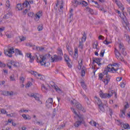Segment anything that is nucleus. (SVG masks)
I'll list each match as a JSON object with an SVG mask.
<instances>
[{
    "mask_svg": "<svg viewBox=\"0 0 130 130\" xmlns=\"http://www.w3.org/2000/svg\"><path fill=\"white\" fill-rule=\"evenodd\" d=\"M50 56V54H46L45 55H40V57H38V55H35L32 57H30L29 61L30 62H33L34 59L36 58L37 62H39L41 66H44L45 67H48L50 65V63L48 61Z\"/></svg>",
    "mask_w": 130,
    "mask_h": 130,
    "instance_id": "f257e3e1",
    "label": "nucleus"
},
{
    "mask_svg": "<svg viewBox=\"0 0 130 130\" xmlns=\"http://www.w3.org/2000/svg\"><path fill=\"white\" fill-rule=\"evenodd\" d=\"M13 53H15V55H23L22 51L19 50L18 49H15V50H14L13 47L9 48L6 50H4V54L7 56H9V57H12Z\"/></svg>",
    "mask_w": 130,
    "mask_h": 130,
    "instance_id": "f03ea898",
    "label": "nucleus"
},
{
    "mask_svg": "<svg viewBox=\"0 0 130 130\" xmlns=\"http://www.w3.org/2000/svg\"><path fill=\"white\" fill-rule=\"evenodd\" d=\"M118 71V72H117ZM113 72H117L118 74H121L122 72H123V70L121 69H118L117 68H115L114 67H112V66L109 65L107 68H106L104 71V74L105 75H107L108 73L111 72L113 73Z\"/></svg>",
    "mask_w": 130,
    "mask_h": 130,
    "instance_id": "7ed1b4c3",
    "label": "nucleus"
},
{
    "mask_svg": "<svg viewBox=\"0 0 130 130\" xmlns=\"http://www.w3.org/2000/svg\"><path fill=\"white\" fill-rule=\"evenodd\" d=\"M108 73L107 74H104V72H103V74L100 73L99 75L100 80H102L103 79V77L106 76L105 78L103 79V82L104 83L105 85H108V83L110 81V76L108 75Z\"/></svg>",
    "mask_w": 130,
    "mask_h": 130,
    "instance_id": "20e7f679",
    "label": "nucleus"
},
{
    "mask_svg": "<svg viewBox=\"0 0 130 130\" xmlns=\"http://www.w3.org/2000/svg\"><path fill=\"white\" fill-rule=\"evenodd\" d=\"M71 103L72 105H75L78 110L80 111H82L83 112H86V110L84 109V107L82 106V105L79 103L77 100L73 99L71 101Z\"/></svg>",
    "mask_w": 130,
    "mask_h": 130,
    "instance_id": "39448f33",
    "label": "nucleus"
},
{
    "mask_svg": "<svg viewBox=\"0 0 130 130\" xmlns=\"http://www.w3.org/2000/svg\"><path fill=\"white\" fill-rule=\"evenodd\" d=\"M23 8H28V10H29L30 8V3L28 1H25L22 4V5L21 4H18L16 5V9H17L18 11H22Z\"/></svg>",
    "mask_w": 130,
    "mask_h": 130,
    "instance_id": "423d86ee",
    "label": "nucleus"
},
{
    "mask_svg": "<svg viewBox=\"0 0 130 130\" xmlns=\"http://www.w3.org/2000/svg\"><path fill=\"white\" fill-rule=\"evenodd\" d=\"M113 93H114L113 91H111L108 93H103V92H101L100 93V96L101 98H103V99L110 98L111 96L113 95Z\"/></svg>",
    "mask_w": 130,
    "mask_h": 130,
    "instance_id": "0eeeda50",
    "label": "nucleus"
},
{
    "mask_svg": "<svg viewBox=\"0 0 130 130\" xmlns=\"http://www.w3.org/2000/svg\"><path fill=\"white\" fill-rule=\"evenodd\" d=\"M114 52L115 56L118 60H120V61H123L124 60V59H123V57L121 56V54H120V53L118 52V50L115 49Z\"/></svg>",
    "mask_w": 130,
    "mask_h": 130,
    "instance_id": "6e6552de",
    "label": "nucleus"
},
{
    "mask_svg": "<svg viewBox=\"0 0 130 130\" xmlns=\"http://www.w3.org/2000/svg\"><path fill=\"white\" fill-rule=\"evenodd\" d=\"M72 111L75 114V115H77L78 117L79 118V121H81V123L84 121V115H79L78 113H77V112H76V110H75V109L74 108H71Z\"/></svg>",
    "mask_w": 130,
    "mask_h": 130,
    "instance_id": "1a4fd4ad",
    "label": "nucleus"
},
{
    "mask_svg": "<svg viewBox=\"0 0 130 130\" xmlns=\"http://www.w3.org/2000/svg\"><path fill=\"white\" fill-rule=\"evenodd\" d=\"M53 103V100L52 98H49L46 102V106L47 108H51Z\"/></svg>",
    "mask_w": 130,
    "mask_h": 130,
    "instance_id": "9d476101",
    "label": "nucleus"
},
{
    "mask_svg": "<svg viewBox=\"0 0 130 130\" xmlns=\"http://www.w3.org/2000/svg\"><path fill=\"white\" fill-rule=\"evenodd\" d=\"M1 93L2 95H4V96H13L14 95V92L13 91L1 90Z\"/></svg>",
    "mask_w": 130,
    "mask_h": 130,
    "instance_id": "9b49d317",
    "label": "nucleus"
},
{
    "mask_svg": "<svg viewBox=\"0 0 130 130\" xmlns=\"http://www.w3.org/2000/svg\"><path fill=\"white\" fill-rule=\"evenodd\" d=\"M52 60L53 62H57V61H60V60H61V59H62V57H61V56H57V55H54V57L52 58V57H51Z\"/></svg>",
    "mask_w": 130,
    "mask_h": 130,
    "instance_id": "f8f14e48",
    "label": "nucleus"
},
{
    "mask_svg": "<svg viewBox=\"0 0 130 130\" xmlns=\"http://www.w3.org/2000/svg\"><path fill=\"white\" fill-rule=\"evenodd\" d=\"M42 16V11H39L35 16V21H36L37 22H38V21H39L40 19V17H41Z\"/></svg>",
    "mask_w": 130,
    "mask_h": 130,
    "instance_id": "ddd939ff",
    "label": "nucleus"
},
{
    "mask_svg": "<svg viewBox=\"0 0 130 130\" xmlns=\"http://www.w3.org/2000/svg\"><path fill=\"white\" fill-rule=\"evenodd\" d=\"M94 103L95 104H98V106H99V105L103 104V103H102V101H101V100L96 96H94Z\"/></svg>",
    "mask_w": 130,
    "mask_h": 130,
    "instance_id": "4468645a",
    "label": "nucleus"
},
{
    "mask_svg": "<svg viewBox=\"0 0 130 130\" xmlns=\"http://www.w3.org/2000/svg\"><path fill=\"white\" fill-rule=\"evenodd\" d=\"M64 58L65 61L67 62V64L69 68H72V64H71V61L69 56L66 55Z\"/></svg>",
    "mask_w": 130,
    "mask_h": 130,
    "instance_id": "2eb2a0df",
    "label": "nucleus"
},
{
    "mask_svg": "<svg viewBox=\"0 0 130 130\" xmlns=\"http://www.w3.org/2000/svg\"><path fill=\"white\" fill-rule=\"evenodd\" d=\"M78 47L79 48V51H82L83 49H84V40H81V41H79Z\"/></svg>",
    "mask_w": 130,
    "mask_h": 130,
    "instance_id": "dca6fc26",
    "label": "nucleus"
},
{
    "mask_svg": "<svg viewBox=\"0 0 130 130\" xmlns=\"http://www.w3.org/2000/svg\"><path fill=\"white\" fill-rule=\"evenodd\" d=\"M115 3L116 4L117 6H118V8L121 10V11H123L124 10V7H123V5L121 3H120V1L117 0L115 1Z\"/></svg>",
    "mask_w": 130,
    "mask_h": 130,
    "instance_id": "f3484780",
    "label": "nucleus"
},
{
    "mask_svg": "<svg viewBox=\"0 0 130 130\" xmlns=\"http://www.w3.org/2000/svg\"><path fill=\"white\" fill-rule=\"evenodd\" d=\"M56 7L59 6L60 9L62 10L63 9V2L62 1H57V4H56Z\"/></svg>",
    "mask_w": 130,
    "mask_h": 130,
    "instance_id": "a211bd4d",
    "label": "nucleus"
},
{
    "mask_svg": "<svg viewBox=\"0 0 130 130\" xmlns=\"http://www.w3.org/2000/svg\"><path fill=\"white\" fill-rule=\"evenodd\" d=\"M99 111L100 112H105V108L104 107V104H102L99 106Z\"/></svg>",
    "mask_w": 130,
    "mask_h": 130,
    "instance_id": "6ab92c4d",
    "label": "nucleus"
},
{
    "mask_svg": "<svg viewBox=\"0 0 130 130\" xmlns=\"http://www.w3.org/2000/svg\"><path fill=\"white\" fill-rule=\"evenodd\" d=\"M93 62H95L98 64V66H100L102 63H101V58H95V59L93 60Z\"/></svg>",
    "mask_w": 130,
    "mask_h": 130,
    "instance_id": "aec40b11",
    "label": "nucleus"
},
{
    "mask_svg": "<svg viewBox=\"0 0 130 130\" xmlns=\"http://www.w3.org/2000/svg\"><path fill=\"white\" fill-rule=\"evenodd\" d=\"M125 111H124V110L123 109L120 110L119 114L120 117L122 118H124V117H125Z\"/></svg>",
    "mask_w": 130,
    "mask_h": 130,
    "instance_id": "412c9836",
    "label": "nucleus"
},
{
    "mask_svg": "<svg viewBox=\"0 0 130 130\" xmlns=\"http://www.w3.org/2000/svg\"><path fill=\"white\" fill-rule=\"evenodd\" d=\"M89 124L92 125V126H95V127H98L99 126V124L97 123L96 122L94 121V120H92L89 122Z\"/></svg>",
    "mask_w": 130,
    "mask_h": 130,
    "instance_id": "4be33fe9",
    "label": "nucleus"
},
{
    "mask_svg": "<svg viewBox=\"0 0 130 130\" xmlns=\"http://www.w3.org/2000/svg\"><path fill=\"white\" fill-rule=\"evenodd\" d=\"M31 75H33L35 77H36V78H37L38 79H41V75L38 74L37 72H34V71H31Z\"/></svg>",
    "mask_w": 130,
    "mask_h": 130,
    "instance_id": "5701e85b",
    "label": "nucleus"
},
{
    "mask_svg": "<svg viewBox=\"0 0 130 130\" xmlns=\"http://www.w3.org/2000/svg\"><path fill=\"white\" fill-rule=\"evenodd\" d=\"M22 117H23L25 120H30L31 119V116L29 115H26L25 114L22 115Z\"/></svg>",
    "mask_w": 130,
    "mask_h": 130,
    "instance_id": "b1692460",
    "label": "nucleus"
},
{
    "mask_svg": "<svg viewBox=\"0 0 130 130\" xmlns=\"http://www.w3.org/2000/svg\"><path fill=\"white\" fill-rule=\"evenodd\" d=\"M81 94L83 95V97H84V99L88 105H90L91 104V102L89 100V98H88L87 96H86V95L83 94V93L81 92Z\"/></svg>",
    "mask_w": 130,
    "mask_h": 130,
    "instance_id": "393cba45",
    "label": "nucleus"
},
{
    "mask_svg": "<svg viewBox=\"0 0 130 130\" xmlns=\"http://www.w3.org/2000/svg\"><path fill=\"white\" fill-rule=\"evenodd\" d=\"M80 4H81L80 0H75L74 3H73V7H74V8H77L78 5H80Z\"/></svg>",
    "mask_w": 130,
    "mask_h": 130,
    "instance_id": "a878e982",
    "label": "nucleus"
},
{
    "mask_svg": "<svg viewBox=\"0 0 130 130\" xmlns=\"http://www.w3.org/2000/svg\"><path fill=\"white\" fill-rule=\"evenodd\" d=\"M79 50L78 48H75L74 50V58H78Z\"/></svg>",
    "mask_w": 130,
    "mask_h": 130,
    "instance_id": "bb28decb",
    "label": "nucleus"
},
{
    "mask_svg": "<svg viewBox=\"0 0 130 130\" xmlns=\"http://www.w3.org/2000/svg\"><path fill=\"white\" fill-rule=\"evenodd\" d=\"M41 87H42V90L43 91V92H45L46 93V92L48 91V88H47V87H46V86L44 84H42Z\"/></svg>",
    "mask_w": 130,
    "mask_h": 130,
    "instance_id": "cd10ccee",
    "label": "nucleus"
},
{
    "mask_svg": "<svg viewBox=\"0 0 130 130\" xmlns=\"http://www.w3.org/2000/svg\"><path fill=\"white\" fill-rule=\"evenodd\" d=\"M80 5H82V6L84 7H87V6H88V3L84 0H80Z\"/></svg>",
    "mask_w": 130,
    "mask_h": 130,
    "instance_id": "c85d7f7f",
    "label": "nucleus"
},
{
    "mask_svg": "<svg viewBox=\"0 0 130 130\" xmlns=\"http://www.w3.org/2000/svg\"><path fill=\"white\" fill-rule=\"evenodd\" d=\"M82 66H83V59H81L80 62L79 61H78V70L82 69Z\"/></svg>",
    "mask_w": 130,
    "mask_h": 130,
    "instance_id": "c756f323",
    "label": "nucleus"
},
{
    "mask_svg": "<svg viewBox=\"0 0 130 130\" xmlns=\"http://www.w3.org/2000/svg\"><path fill=\"white\" fill-rule=\"evenodd\" d=\"M86 10H87V12L90 13V14H91V15H93V14H94V11L93 10V9H91L89 7H87L86 8Z\"/></svg>",
    "mask_w": 130,
    "mask_h": 130,
    "instance_id": "7c9ffc66",
    "label": "nucleus"
},
{
    "mask_svg": "<svg viewBox=\"0 0 130 130\" xmlns=\"http://www.w3.org/2000/svg\"><path fill=\"white\" fill-rule=\"evenodd\" d=\"M121 126L122 127H123V128H124L125 129L129 128V125L128 123L125 124L124 123H123Z\"/></svg>",
    "mask_w": 130,
    "mask_h": 130,
    "instance_id": "2f4dec72",
    "label": "nucleus"
},
{
    "mask_svg": "<svg viewBox=\"0 0 130 130\" xmlns=\"http://www.w3.org/2000/svg\"><path fill=\"white\" fill-rule=\"evenodd\" d=\"M12 14L8 12L3 16V19H9Z\"/></svg>",
    "mask_w": 130,
    "mask_h": 130,
    "instance_id": "473e14b6",
    "label": "nucleus"
},
{
    "mask_svg": "<svg viewBox=\"0 0 130 130\" xmlns=\"http://www.w3.org/2000/svg\"><path fill=\"white\" fill-rule=\"evenodd\" d=\"M120 52L122 53L123 55H126V51H125V48H124L123 49H121L119 50Z\"/></svg>",
    "mask_w": 130,
    "mask_h": 130,
    "instance_id": "72a5a7b5",
    "label": "nucleus"
},
{
    "mask_svg": "<svg viewBox=\"0 0 130 130\" xmlns=\"http://www.w3.org/2000/svg\"><path fill=\"white\" fill-rule=\"evenodd\" d=\"M30 97H34L35 99H36L38 101H39V98L37 96V95H35L34 93H31L30 95Z\"/></svg>",
    "mask_w": 130,
    "mask_h": 130,
    "instance_id": "f704fd0d",
    "label": "nucleus"
},
{
    "mask_svg": "<svg viewBox=\"0 0 130 130\" xmlns=\"http://www.w3.org/2000/svg\"><path fill=\"white\" fill-rule=\"evenodd\" d=\"M116 123L118 125H121V126H122V124H123V122H122V121H121L120 120H117L116 121Z\"/></svg>",
    "mask_w": 130,
    "mask_h": 130,
    "instance_id": "c9c22d12",
    "label": "nucleus"
},
{
    "mask_svg": "<svg viewBox=\"0 0 130 130\" xmlns=\"http://www.w3.org/2000/svg\"><path fill=\"white\" fill-rule=\"evenodd\" d=\"M81 124H82V123L81 121H77L75 123V126L76 127H79V126H80V125H81Z\"/></svg>",
    "mask_w": 130,
    "mask_h": 130,
    "instance_id": "e433bc0d",
    "label": "nucleus"
},
{
    "mask_svg": "<svg viewBox=\"0 0 130 130\" xmlns=\"http://www.w3.org/2000/svg\"><path fill=\"white\" fill-rule=\"evenodd\" d=\"M81 84L83 89H84V90H86V89H87V86L86 85V84L85 83V82L83 81H81Z\"/></svg>",
    "mask_w": 130,
    "mask_h": 130,
    "instance_id": "4c0bfd02",
    "label": "nucleus"
},
{
    "mask_svg": "<svg viewBox=\"0 0 130 130\" xmlns=\"http://www.w3.org/2000/svg\"><path fill=\"white\" fill-rule=\"evenodd\" d=\"M86 39H87V35H86V33L84 32L81 40H83V42H85L86 41Z\"/></svg>",
    "mask_w": 130,
    "mask_h": 130,
    "instance_id": "58836bf2",
    "label": "nucleus"
},
{
    "mask_svg": "<svg viewBox=\"0 0 130 130\" xmlns=\"http://www.w3.org/2000/svg\"><path fill=\"white\" fill-rule=\"evenodd\" d=\"M86 74V72L85 71V67H83L81 69V76L82 77H84Z\"/></svg>",
    "mask_w": 130,
    "mask_h": 130,
    "instance_id": "ea45409f",
    "label": "nucleus"
},
{
    "mask_svg": "<svg viewBox=\"0 0 130 130\" xmlns=\"http://www.w3.org/2000/svg\"><path fill=\"white\" fill-rule=\"evenodd\" d=\"M26 46H29V47H34L35 45L33 44L32 43H26L25 44Z\"/></svg>",
    "mask_w": 130,
    "mask_h": 130,
    "instance_id": "a19ab883",
    "label": "nucleus"
},
{
    "mask_svg": "<svg viewBox=\"0 0 130 130\" xmlns=\"http://www.w3.org/2000/svg\"><path fill=\"white\" fill-rule=\"evenodd\" d=\"M6 6L7 7V8H8V9H10V8H11V3H10V1L8 0L6 1Z\"/></svg>",
    "mask_w": 130,
    "mask_h": 130,
    "instance_id": "79ce46f5",
    "label": "nucleus"
},
{
    "mask_svg": "<svg viewBox=\"0 0 130 130\" xmlns=\"http://www.w3.org/2000/svg\"><path fill=\"white\" fill-rule=\"evenodd\" d=\"M121 88H124L125 87V81L123 80L122 82L120 84Z\"/></svg>",
    "mask_w": 130,
    "mask_h": 130,
    "instance_id": "37998d69",
    "label": "nucleus"
},
{
    "mask_svg": "<svg viewBox=\"0 0 130 130\" xmlns=\"http://www.w3.org/2000/svg\"><path fill=\"white\" fill-rule=\"evenodd\" d=\"M34 123L38 124L39 125H43V124L42 121H37V120L34 121Z\"/></svg>",
    "mask_w": 130,
    "mask_h": 130,
    "instance_id": "c03bdc74",
    "label": "nucleus"
},
{
    "mask_svg": "<svg viewBox=\"0 0 130 130\" xmlns=\"http://www.w3.org/2000/svg\"><path fill=\"white\" fill-rule=\"evenodd\" d=\"M57 50L58 54L60 55H63V54H62V50H61L60 48H58Z\"/></svg>",
    "mask_w": 130,
    "mask_h": 130,
    "instance_id": "a18cd8bd",
    "label": "nucleus"
},
{
    "mask_svg": "<svg viewBox=\"0 0 130 130\" xmlns=\"http://www.w3.org/2000/svg\"><path fill=\"white\" fill-rule=\"evenodd\" d=\"M105 53V50L104 49L102 50L100 54V56H101V57H103L104 56Z\"/></svg>",
    "mask_w": 130,
    "mask_h": 130,
    "instance_id": "49530a36",
    "label": "nucleus"
},
{
    "mask_svg": "<svg viewBox=\"0 0 130 130\" xmlns=\"http://www.w3.org/2000/svg\"><path fill=\"white\" fill-rule=\"evenodd\" d=\"M124 38L125 39V40H127V41H128V40L130 39L129 36H128L127 34L124 35Z\"/></svg>",
    "mask_w": 130,
    "mask_h": 130,
    "instance_id": "de8ad7c7",
    "label": "nucleus"
},
{
    "mask_svg": "<svg viewBox=\"0 0 130 130\" xmlns=\"http://www.w3.org/2000/svg\"><path fill=\"white\" fill-rule=\"evenodd\" d=\"M89 2H90V3H94L95 5H97V6H96V8H99V5H98V3L97 2H95L94 1V0H89Z\"/></svg>",
    "mask_w": 130,
    "mask_h": 130,
    "instance_id": "09e8293b",
    "label": "nucleus"
},
{
    "mask_svg": "<svg viewBox=\"0 0 130 130\" xmlns=\"http://www.w3.org/2000/svg\"><path fill=\"white\" fill-rule=\"evenodd\" d=\"M32 86V83L28 82L27 84L25 85V88L27 89V88H29V87H31Z\"/></svg>",
    "mask_w": 130,
    "mask_h": 130,
    "instance_id": "8fccbe9b",
    "label": "nucleus"
},
{
    "mask_svg": "<svg viewBox=\"0 0 130 130\" xmlns=\"http://www.w3.org/2000/svg\"><path fill=\"white\" fill-rule=\"evenodd\" d=\"M10 79L11 81H16V79H15V75H14V74L10 76Z\"/></svg>",
    "mask_w": 130,
    "mask_h": 130,
    "instance_id": "3c124183",
    "label": "nucleus"
},
{
    "mask_svg": "<svg viewBox=\"0 0 130 130\" xmlns=\"http://www.w3.org/2000/svg\"><path fill=\"white\" fill-rule=\"evenodd\" d=\"M16 115L17 114H16V113L7 114V116H10V117H13V116H15V115Z\"/></svg>",
    "mask_w": 130,
    "mask_h": 130,
    "instance_id": "603ef678",
    "label": "nucleus"
},
{
    "mask_svg": "<svg viewBox=\"0 0 130 130\" xmlns=\"http://www.w3.org/2000/svg\"><path fill=\"white\" fill-rule=\"evenodd\" d=\"M20 41H25L26 40V37L21 36L19 37Z\"/></svg>",
    "mask_w": 130,
    "mask_h": 130,
    "instance_id": "864d4df0",
    "label": "nucleus"
},
{
    "mask_svg": "<svg viewBox=\"0 0 130 130\" xmlns=\"http://www.w3.org/2000/svg\"><path fill=\"white\" fill-rule=\"evenodd\" d=\"M13 66L15 68H18V67H19L20 65L19 64V62H14Z\"/></svg>",
    "mask_w": 130,
    "mask_h": 130,
    "instance_id": "5fc2aeb1",
    "label": "nucleus"
},
{
    "mask_svg": "<svg viewBox=\"0 0 130 130\" xmlns=\"http://www.w3.org/2000/svg\"><path fill=\"white\" fill-rule=\"evenodd\" d=\"M124 46H123V44H119V49L120 50L121 49H124Z\"/></svg>",
    "mask_w": 130,
    "mask_h": 130,
    "instance_id": "6e6d98bb",
    "label": "nucleus"
},
{
    "mask_svg": "<svg viewBox=\"0 0 130 130\" xmlns=\"http://www.w3.org/2000/svg\"><path fill=\"white\" fill-rule=\"evenodd\" d=\"M1 112L3 114H7V113H8V112H7V111L5 110L4 109H1Z\"/></svg>",
    "mask_w": 130,
    "mask_h": 130,
    "instance_id": "4d7b16f0",
    "label": "nucleus"
},
{
    "mask_svg": "<svg viewBox=\"0 0 130 130\" xmlns=\"http://www.w3.org/2000/svg\"><path fill=\"white\" fill-rule=\"evenodd\" d=\"M19 80H20L21 83H24V81H25V78H24V77L21 76L19 78Z\"/></svg>",
    "mask_w": 130,
    "mask_h": 130,
    "instance_id": "13d9d810",
    "label": "nucleus"
},
{
    "mask_svg": "<svg viewBox=\"0 0 130 130\" xmlns=\"http://www.w3.org/2000/svg\"><path fill=\"white\" fill-rule=\"evenodd\" d=\"M103 43H104V44H106V45H108V44H110V43H111V42H108L107 41V40H106L103 42Z\"/></svg>",
    "mask_w": 130,
    "mask_h": 130,
    "instance_id": "bf43d9fd",
    "label": "nucleus"
},
{
    "mask_svg": "<svg viewBox=\"0 0 130 130\" xmlns=\"http://www.w3.org/2000/svg\"><path fill=\"white\" fill-rule=\"evenodd\" d=\"M127 108H128V104H126V105H125L124 106V108L123 109V110L126 111V109H127Z\"/></svg>",
    "mask_w": 130,
    "mask_h": 130,
    "instance_id": "052dcab7",
    "label": "nucleus"
},
{
    "mask_svg": "<svg viewBox=\"0 0 130 130\" xmlns=\"http://www.w3.org/2000/svg\"><path fill=\"white\" fill-rule=\"evenodd\" d=\"M29 10H30V9H29V8H28V7H27V9H25V10L23 11V15H26V14H27V13H28V11H29Z\"/></svg>",
    "mask_w": 130,
    "mask_h": 130,
    "instance_id": "680f3d73",
    "label": "nucleus"
},
{
    "mask_svg": "<svg viewBox=\"0 0 130 130\" xmlns=\"http://www.w3.org/2000/svg\"><path fill=\"white\" fill-rule=\"evenodd\" d=\"M124 25H125L126 26H125V28L126 29H127V28H128V26L129 25V24L128 23V22H124Z\"/></svg>",
    "mask_w": 130,
    "mask_h": 130,
    "instance_id": "e2e57ef3",
    "label": "nucleus"
},
{
    "mask_svg": "<svg viewBox=\"0 0 130 130\" xmlns=\"http://www.w3.org/2000/svg\"><path fill=\"white\" fill-rule=\"evenodd\" d=\"M37 50H40V51H42L44 49V48L40 47H36Z\"/></svg>",
    "mask_w": 130,
    "mask_h": 130,
    "instance_id": "0e129e2a",
    "label": "nucleus"
},
{
    "mask_svg": "<svg viewBox=\"0 0 130 130\" xmlns=\"http://www.w3.org/2000/svg\"><path fill=\"white\" fill-rule=\"evenodd\" d=\"M28 17H30L31 18H32V17L34 16V13H33V12H29L28 13Z\"/></svg>",
    "mask_w": 130,
    "mask_h": 130,
    "instance_id": "69168bd1",
    "label": "nucleus"
},
{
    "mask_svg": "<svg viewBox=\"0 0 130 130\" xmlns=\"http://www.w3.org/2000/svg\"><path fill=\"white\" fill-rule=\"evenodd\" d=\"M43 29V27H42V25H40L38 27V31H42Z\"/></svg>",
    "mask_w": 130,
    "mask_h": 130,
    "instance_id": "338daca9",
    "label": "nucleus"
},
{
    "mask_svg": "<svg viewBox=\"0 0 130 130\" xmlns=\"http://www.w3.org/2000/svg\"><path fill=\"white\" fill-rule=\"evenodd\" d=\"M99 40H104V37L103 36L100 35V36H99Z\"/></svg>",
    "mask_w": 130,
    "mask_h": 130,
    "instance_id": "774afa93",
    "label": "nucleus"
}]
</instances>
